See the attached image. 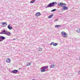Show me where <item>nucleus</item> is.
Returning a JSON list of instances; mask_svg holds the SVG:
<instances>
[{
    "label": "nucleus",
    "instance_id": "f257e3e1",
    "mask_svg": "<svg viewBox=\"0 0 80 80\" xmlns=\"http://www.w3.org/2000/svg\"><path fill=\"white\" fill-rule=\"evenodd\" d=\"M0 34H4L5 35H8V36H10L11 33L10 32L7 31L5 30H3L2 32H0Z\"/></svg>",
    "mask_w": 80,
    "mask_h": 80
},
{
    "label": "nucleus",
    "instance_id": "f03ea898",
    "mask_svg": "<svg viewBox=\"0 0 80 80\" xmlns=\"http://www.w3.org/2000/svg\"><path fill=\"white\" fill-rule=\"evenodd\" d=\"M58 4L57 2H52L50 3L46 7V8H48L49 7H54V5Z\"/></svg>",
    "mask_w": 80,
    "mask_h": 80
},
{
    "label": "nucleus",
    "instance_id": "7ed1b4c3",
    "mask_svg": "<svg viewBox=\"0 0 80 80\" xmlns=\"http://www.w3.org/2000/svg\"><path fill=\"white\" fill-rule=\"evenodd\" d=\"M66 5L65 3H63L62 2L59 3L58 2V6H59V7H64V6L65 5Z\"/></svg>",
    "mask_w": 80,
    "mask_h": 80
},
{
    "label": "nucleus",
    "instance_id": "20e7f679",
    "mask_svg": "<svg viewBox=\"0 0 80 80\" xmlns=\"http://www.w3.org/2000/svg\"><path fill=\"white\" fill-rule=\"evenodd\" d=\"M61 35H63L62 37L65 38H66V37H67V33H66L65 32L63 31L62 32H61Z\"/></svg>",
    "mask_w": 80,
    "mask_h": 80
},
{
    "label": "nucleus",
    "instance_id": "39448f33",
    "mask_svg": "<svg viewBox=\"0 0 80 80\" xmlns=\"http://www.w3.org/2000/svg\"><path fill=\"white\" fill-rule=\"evenodd\" d=\"M5 39V37L3 36H0V42H2L3 40Z\"/></svg>",
    "mask_w": 80,
    "mask_h": 80
},
{
    "label": "nucleus",
    "instance_id": "423d86ee",
    "mask_svg": "<svg viewBox=\"0 0 80 80\" xmlns=\"http://www.w3.org/2000/svg\"><path fill=\"white\" fill-rule=\"evenodd\" d=\"M41 15V13L40 12H37L35 14L36 17H39Z\"/></svg>",
    "mask_w": 80,
    "mask_h": 80
},
{
    "label": "nucleus",
    "instance_id": "0eeeda50",
    "mask_svg": "<svg viewBox=\"0 0 80 80\" xmlns=\"http://www.w3.org/2000/svg\"><path fill=\"white\" fill-rule=\"evenodd\" d=\"M12 72L13 73H16L18 72V70H13L12 71Z\"/></svg>",
    "mask_w": 80,
    "mask_h": 80
},
{
    "label": "nucleus",
    "instance_id": "6e6552de",
    "mask_svg": "<svg viewBox=\"0 0 80 80\" xmlns=\"http://www.w3.org/2000/svg\"><path fill=\"white\" fill-rule=\"evenodd\" d=\"M63 10H67L68 9V7L67 6H66V4L64 6V7L62 8Z\"/></svg>",
    "mask_w": 80,
    "mask_h": 80
},
{
    "label": "nucleus",
    "instance_id": "1a4fd4ad",
    "mask_svg": "<svg viewBox=\"0 0 80 80\" xmlns=\"http://www.w3.org/2000/svg\"><path fill=\"white\" fill-rule=\"evenodd\" d=\"M11 61V60H10V59L9 58H8L7 59V60L6 61V62H7V63H10Z\"/></svg>",
    "mask_w": 80,
    "mask_h": 80
},
{
    "label": "nucleus",
    "instance_id": "9d476101",
    "mask_svg": "<svg viewBox=\"0 0 80 80\" xmlns=\"http://www.w3.org/2000/svg\"><path fill=\"white\" fill-rule=\"evenodd\" d=\"M41 72H45L46 71V69L44 68L42 69V68H41Z\"/></svg>",
    "mask_w": 80,
    "mask_h": 80
},
{
    "label": "nucleus",
    "instance_id": "9b49d317",
    "mask_svg": "<svg viewBox=\"0 0 80 80\" xmlns=\"http://www.w3.org/2000/svg\"><path fill=\"white\" fill-rule=\"evenodd\" d=\"M10 24H9L8 26V28L9 30H12V27L11 26H10Z\"/></svg>",
    "mask_w": 80,
    "mask_h": 80
},
{
    "label": "nucleus",
    "instance_id": "f8f14e48",
    "mask_svg": "<svg viewBox=\"0 0 80 80\" xmlns=\"http://www.w3.org/2000/svg\"><path fill=\"white\" fill-rule=\"evenodd\" d=\"M48 66H44L41 68V69H43V68H44V69H47V68H48Z\"/></svg>",
    "mask_w": 80,
    "mask_h": 80
},
{
    "label": "nucleus",
    "instance_id": "ddd939ff",
    "mask_svg": "<svg viewBox=\"0 0 80 80\" xmlns=\"http://www.w3.org/2000/svg\"><path fill=\"white\" fill-rule=\"evenodd\" d=\"M2 25H5V27H6V26L7 25V23L6 22H2Z\"/></svg>",
    "mask_w": 80,
    "mask_h": 80
},
{
    "label": "nucleus",
    "instance_id": "4468645a",
    "mask_svg": "<svg viewBox=\"0 0 80 80\" xmlns=\"http://www.w3.org/2000/svg\"><path fill=\"white\" fill-rule=\"evenodd\" d=\"M37 50L38 52H41V51H42V48L39 47L38 49Z\"/></svg>",
    "mask_w": 80,
    "mask_h": 80
},
{
    "label": "nucleus",
    "instance_id": "2eb2a0df",
    "mask_svg": "<svg viewBox=\"0 0 80 80\" xmlns=\"http://www.w3.org/2000/svg\"><path fill=\"white\" fill-rule=\"evenodd\" d=\"M61 27L60 25H56L55 26V28H60Z\"/></svg>",
    "mask_w": 80,
    "mask_h": 80
},
{
    "label": "nucleus",
    "instance_id": "dca6fc26",
    "mask_svg": "<svg viewBox=\"0 0 80 80\" xmlns=\"http://www.w3.org/2000/svg\"><path fill=\"white\" fill-rule=\"evenodd\" d=\"M53 16V14H52V15H49L48 17V18H52V17Z\"/></svg>",
    "mask_w": 80,
    "mask_h": 80
},
{
    "label": "nucleus",
    "instance_id": "f3484780",
    "mask_svg": "<svg viewBox=\"0 0 80 80\" xmlns=\"http://www.w3.org/2000/svg\"><path fill=\"white\" fill-rule=\"evenodd\" d=\"M58 45V43H54V42H53V46H55V47L57 46V45Z\"/></svg>",
    "mask_w": 80,
    "mask_h": 80
},
{
    "label": "nucleus",
    "instance_id": "a211bd4d",
    "mask_svg": "<svg viewBox=\"0 0 80 80\" xmlns=\"http://www.w3.org/2000/svg\"><path fill=\"white\" fill-rule=\"evenodd\" d=\"M76 32H77L78 33H80V28H78V29L76 30Z\"/></svg>",
    "mask_w": 80,
    "mask_h": 80
},
{
    "label": "nucleus",
    "instance_id": "6ab92c4d",
    "mask_svg": "<svg viewBox=\"0 0 80 80\" xmlns=\"http://www.w3.org/2000/svg\"><path fill=\"white\" fill-rule=\"evenodd\" d=\"M57 10V9H54L52 10L51 12H55V11H56Z\"/></svg>",
    "mask_w": 80,
    "mask_h": 80
},
{
    "label": "nucleus",
    "instance_id": "aec40b11",
    "mask_svg": "<svg viewBox=\"0 0 80 80\" xmlns=\"http://www.w3.org/2000/svg\"><path fill=\"white\" fill-rule=\"evenodd\" d=\"M35 2V0H34L33 1H30V3H34V2Z\"/></svg>",
    "mask_w": 80,
    "mask_h": 80
},
{
    "label": "nucleus",
    "instance_id": "412c9836",
    "mask_svg": "<svg viewBox=\"0 0 80 80\" xmlns=\"http://www.w3.org/2000/svg\"><path fill=\"white\" fill-rule=\"evenodd\" d=\"M31 64L30 63H27L26 65V66H30Z\"/></svg>",
    "mask_w": 80,
    "mask_h": 80
},
{
    "label": "nucleus",
    "instance_id": "4be33fe9",
    "mask_svg": "<svg viewBox=\"0 0 80 80\" xmlns=\"http://www.w3.org/2000/svg\"><path fill=\"white\" fill-rule=\"evenodd\" d=\"M54 67V65H52L51 66V68H53Z\"/></svg>",
    "mask_w": 80,
    "mask_h": 80
},
{
    "label": "nucleus",
    "instance_id": "5701e85b",
    "mask_svg": "<svg viewBox=\"0 0 80 80\" xmlns=\"http://www.w3.org/2000/svg\"><path fill=\"white\" fill-rule=\"evenodd\" d=\"M58 19H55V20H54V22H57V21H58Z\"/></svg>",
    "mask_w": 80,
    "mask_h": 80
},
{
    "label": "nucleus",
    "instance_id": "b1692460",
    "mask_svg": "<svg viewBox=\"0 0 80 80\" xmlns=\"http://www.w3.org/2000/svg\"><path fill=\"white\" fill-rule=\"evenodd\" d=\"M53 42H52L50 44V45H52V44L53 45Z\"/></svg>",
    "mask_w": 80,
    "mask_h": 80
},
{
    "label": "nucleus",
    "instance_id": "393cba45",
    "mask_svg": "<svg viewBox=\"0 0 80 80\" xmlns=\"http://www.w3.org/2000/svg\"><path fill=\"white\" fill-rule=\"evenodd\" d=\"M78 74H80V71H78Z\"/></svg>",
    "mask_w": 80,
    "mask_h": 80
},
{
    "label": "nucleus",
    "instance_id": "a878e982",
    "mask_svg": "<svg viewBox=\"0 0 80 80\" xmlns=\"http://www.w3.org/2000/svg\"><path fill=\"white\" fill-rule=\"evenodd\" d=\"M17 38H13V40H16V39H17Z\"/></svg>",
    "mask_w": 80,
    "mask_h": 80
},
{
    "label": "nucleus",
    "instance_id": "bb28decb",
    "mask_svg": "<svg viewBox=\"0 0 80 80\" xmlns=\"http://www.w3.org/2000/svg\"><path fill=\"white\" fill-rule=\"evenodd\" d=\"M24 68H25V67H26L25 66H23Z\"/></svg>",
    "mask_w": 80,
    "mask_h": 80
}]
</instances>
